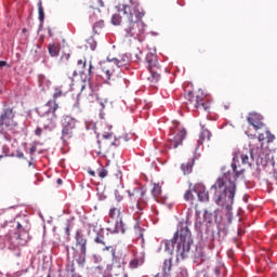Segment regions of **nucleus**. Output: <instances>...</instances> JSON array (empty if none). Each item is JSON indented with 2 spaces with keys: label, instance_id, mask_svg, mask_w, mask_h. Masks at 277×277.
<instances>
[{
  "label": "nucleus",
  "instance_id": "obj_44",
  "mask_svg": "<svg viewBox=\"0 0 277 277\" xmlns=\"http://www.w3.org/2000/svg\"><path fill=\"white\" fill-rule=\"evenodd\" d=\"M116 198H117V201H118V202H121V200H122V196H120V195H116Z\"/></svg>",
  "mask_w": 277,
  "mask_h": 277
},
{
  "label": "nucleus",
  "instance_id": "obj_52",
  "mask_svg": "<svg viewBox=\"0 0 277 277\" xmlns=\"http://www.w3.org/2000/svg\"><path fill=\"white\" fill-rule=\"evenodd\" d=\"M104 137H105L106 140H109V137H111V134L104 135Z\"/></svg>",
  "mask_w": 277,
  "mask_h": 277
},
{
  "label": "nucleus",
  "instance_id": "obj_56",
  "mask_svg": "<svg viewBox=\"0 0 277 277\" xmlns=\"http://www.w3.org/2000/svg\"><path fill=\"white\" fill-rule=\"evenodd\" d=\"M228 224H230V219H228Z\"/></svg>",
  "mask_w": 277,
  "mask_h": 277
},
{
  "label": "nucleus",
  "instance_id": "obj_13",
  "mask_svg": "<svg viewBox=\"0 0 277 277\" xmlns=\"http://www.w3.org/2000/svg\"><path fill=\"white\" fill-rule=\"evenodd\" d=\"M193 192L197 194L199 202H209V190H207L205 184H196L193 187Z\"/></svg>",
  "mask_w": 277,
  "mask_h": 277
},
{
  "label": "nucleus",
  "instance_id": "obj_38",
  "mask_svg": "<svg viewBox=\"0 0 277 277\" xmlns=\"http://www.w3.org/2000/svg\"><path fill=\"white\" fill-rule=\"evenodd\" d=\"M16 157H17L18 159H25V154H23V151H18V153L16 154Z\"/></svg>",
  "mask_w": 277,
  "mask_h": 277
},
{
  "label": "nucleus",
  "instance_id": "obj_18",
  "mask_svg": "<svg viewBox=\"0 0 277 277\" xmlns=\"http://www.w3.org/2000/svg\"><path fill=\"white\" fill-rule=\"evenodd\" d=\"M94 242L95 243H98L101 246H105L103 251L105 252L106 250H111V246H107V242L105 241V234L103 232V229H100L97 233H96V236L94 238Z\"/></svg>",
  "mask_w": 277,
  "mask_h": 277
},
{
  "label": "nucleus",
  "instance_id": "obj_55",
  "mask_svg": "<svg viewBox=\"0 0 277 277\" xmlns=\"http://www.w3.org/2000/svg\"><path fill=\"white\" fill-rule=\"evenodd\" d=\"M28 166H34V163L32 162H28Z\"/></svg>",
  "mask_w": 277,
  "mask_h": 277
},
{
  "label": "nucleus",
  "instance_id": "obj_22",
  "mask_svg": "<svg viewBox=\"0 0 277 277\" xmlns=\"http://www.w3.org/2000/svg\"><path fill=\"white\" fill-rule=\"evenodd\" d=\"M91 3L90 8L93 10V14H101V9L98 8H105V2H103V0H91Z\"/></svg>",
  "mask_w": 277,
  "mask_h": 277
},
{
  "label": "nucleus",
  "instance_id": "obj_11",
  "mask_svg": "<svg viewBox=\"0 0 277 277\" xmlns=\"http://www.w3.org/2000/svg\"><path fill=\"white\" fill-rule=\"evenodd\" d=\"M108 215L111 220H119L117 221L115 233H124V223H122V219L120 217V207H111L109 209Z\"/></svg>",
  "mask_w": 277,
  "mask_h": 277
},
{
  "label": "nucleus",
  "instance_id": "obj_16",
  "mask_svg": "<svg viewBox=\"0 0 277 277\" xmlns=\"http://www.w3.org/2000/svg\"><path fill=\"white\" fill-rule=\"evenodd\" d=\"M187 135V131L185 130H180L175 136L170 138V146L171 148H179L181 144H183V140H185V136Z\"/></svg>",
  "mask_w": 277,
  "mask_h": 277
},
{
  "label": "nucleus",
  "instance_id": "obj_15",
  "mask_svg": "<svg viewBox=\"0 0 277 277\" xmlns=\"http://www.w3.org/2000/svg\"><path fill=\"white\" fill-rule=\"evenodd\" d=\"M111 254H113V262H111V268L110 269H116L122 267L124 265V258L122 256V253L116 252V249H113L111 247Z\"/></svg>",
  "mask_w": 277,
  "mask_h": 277
},
{
  "label": "nucleus",
  "instance_id": "obj_2",
  "mask_svg": "<svg viewBox=\"0 0 277 277\" xmlns=\"http://www.w3.org/2000/svg\"><path fill=\"white\" fill-rule=\"evenodd\" d=\"M119 10H121L126 16L123 24L124 37L142 40L146 32V24L142 21L145 16L144 10L140 9V4L133 0L119 4Z\"/></svg>",
  "mask_w": 277,
  "mask_h": 277
},
{
  "label": "nucleus",
  "instance_id": "obj_29",
  "mask_svg": "<svg viewBox=\"0 0 277 277\" xmlns=\"http://www.w3.org/2000/svg\"><path fill=\"white\" fill-rule=\"evenodd\" d=\"M184 200H186V202H190L192 205H194V200H196V197L194 196V188L187 190L184 194Z\"/></svg>",
  "mask_w": 277,
  "mask_h": 277
},
{
  "label": "nucleus",
  "instance_id": "obj_39",
  "mask_svg": "<svg viewBox=\"0 0 277 277\" xmlns=\"http://www.w3.org/2000/svg\"><path fill=\"white\" fill-rule=\"evenodd\" d=\"M258 140L259 142H265V134H259Z\"/></svg>",
  "mask_w": 277,
  "mask_h": 277
},
{
  "label": "nucleus",
  "instance_id": "obj_12",
  "mask_svg": "<svg viewBox=\"0 0 277 277\" xmlns=\"http://www.w3.org/2000/svg\"><path fill=\"white\" fill-rule=\"evenodd\" d=\"M247 120L255 131H259L260 129H263V127H265V123L263 122V117L260 114L251 113L247 117Z\"/></svg>",
  "mask_w": 277,
  "mask_h": 277
},
{
  "label": "nucleus",
  "instance_id": "obj_54",
  "mask_svg": "<svg viewBox=\"0 0 277 277\" xmlns=\"http://www.w3.org/2000/svg\"><path fill=\"white\" fill-rule=\"evenodd\" d=\"M90 228H93V230H96V227H95V226H90Z\"/></svg>",
  "mask_w": 277,
  "mask_h": 277
},
{
  "label": "nucleus",
  "instance_id": "obj_19",
  "mask_svg": "<svg viewBox=\"0 0 277 277\" xmlns=\"http://www.w3.org/2000/svg\"><path fill=\"white\" fill-rule=\"evenodd\" d=\"M71 77H77L78 75H83L85 72V61L79 60L77 65L71 68Z\"/></svg>",
  "mask_w": 277,
  "mask_h": 277
},
{
  "label": "nucleus",
  "instance_id": "obj_4",
  "mask_svg": "<svg viewBox=\"0 0 277 277\" xmlns=\"http://www.w3.org/2000/svg\"><path fill=\"white\" fill-rule=\"evenodd\" d=\"M63 90H64V85L56 87L54 89V94H53L54 100H50L45 105L38 108V114H40L41 116H47L49 114H52L50 123L44 126V129H48V131H53V129L57 127V115L55 113L57 111V109H60V105L57 104L55 98H60V96L64 94Z\"/></svg>",
  "mask_w": 277,
  "mask_h": 277
},
{
  "label": "nucleus",
  "instance_id": "obj_41",
  "mask_svg": "<svg viewBox=\"0 0 277 277\" xmlns=\"http://www.w3.org/2000/svg\"><path fill=\"white\" fill-rule=\"evenodd\" d=\"M3 66H8V62H5V61H0V68H3Z\"/></svg>",
  "mask_w": 277,
  "mask_h": 277
},
{
  "label": "nucleus",
  "instance_id": "obj_50",
  "mask_svg": "<svg viewBox=\"0 0 277 277\" xmlns=\"http://www.w3.org/2000/svg\"><path fill=\"white\" fill-rule=\"evenodd\" d=\"M243 230L241 228L238 229V235H242Z\"/></svg>",
  "mask_w": 277,
  "mask_h": 277
},
{
  "label": "nucleus",
  "instance_id": "obj_30",
  "mask_svg": "<svg viewBox=\"0 0 277 277\" xmlns=\"http://www.w3.org/2000/svg\"><path fill=\"white\" fill-rule=\"evenodd\" d=\"M111 24L115 26L122 25V16L120 15V13H115L111 16Z\"/></svg>",
  "mask_w": 277,
  "mask_h": 277
},
{
  "label": "nucleus",
  "instance_id": "obj_3",
  "mask_svg": "<svg viewBox=\"0 0 277 277\" xmlns=\"http://www.w3.org/2000/svg\"><path fill=\"white\" fill-rule=\"evenodd\" d=\"M192 243H194L192 232H189V227L185 224L181 226L171 240L164 242V250L167 252H174V246H176L177 256L185 259L192 250Z\"/></svg>",
  "mask_w": 277,
  "mask_h": 277
},
{
  "label": "nucleus",
  "instance_id": "obj_33",
  "mask_svg": "<svg viewBox=\"0 0 277 277\" xmlns=\"http://www.w3.org/2000/svg\"><path fill=\"white\" fill-rule=\"evenodd\" d=\"M109 174V172L107 171V169H105V167L101 166L98 169H97V175L101 177V179H107V175Z\"/></svg>",
  "mask_w": 277,
  "mask_h": 277
},
{
  "label": "nucleus",
  "instance_id": "obj_51",
  "mask_svg": "<svg viewBox=\"0 0 277 277\" xmlns=\"http://www.w3.org/2000/svg\"><path fill=\"white\" fill-rule=\"evenodd\" d=\"M92 51H94L96 49V43H94L92 47H91Z\"/></svg>",
  "mask_w": 277,
  "mask_h": 277
},
{
  "label": "nucleus",
  "instance_id": "obj_31",
  "mask_svg": "<svg viewBox=\"0 0 277 277\" xmlns=\"http://www.w3.org/2000/svg\"><path fill=\"white\" fill-rule=\"evenodd\" d=\"M38 13L40 23H44V9L42 8V1L38 2Z\"/></svg>",
  "mask_w": 277,
  "mask_h": 277
},
{
  "label": "nucleus",
  "instance_id": "obj_1",
  "mask_svg": "<svg viewBox=\"0 0 277 277\" xmlns=\"http://www.w3.org/2000/svg\"><path fill=\"white\" fill-rule=\"evenodd\" d=\"M239 159H241L242 166H252L250 162V156L245 151H236L234 153L232 170L225 172L223 175L219 176L215 183L211 186V190L214 192V202L222 209H225L227 213L233 211V205L235 202V193L237 192V185L235 181L243 174V170L237 171V163H239Z\"/></svg>",
  "mask_w": 277,
  "mask_h": 277
},
{
  "label": "nucleus",
  "instance_id": "obj_14",
  "mask_svg": "<svg viewBox=\"0 0 277 277\" xmlns=\"http://www.w3.org/2000/svg\"><path fill=\"white\" fill-rule=\"evenodd\" d=\"M250 159L251 161H256L258 166H263L265 161V153L263 151V148L258 147L255 149H250Z\"/></svg>",
  "mask_w": 277,
  "mask_h": 277
},
{
  "label": "nucleus",
  "instance_id": "obj_28",
  "mask_svg": "<svg viewBox=\"0 0 277 277\" xmlns=\"http://www.w3.org/2000/svg\"><path fill=\"white\" fill-rule=\"evenodd\" d=\"M151 196L159 202V196H161V187L159 184H155L153 189H151Z\"/></svg>",
  "mask_w": 277,
  "mask_h": 277
},
{
  "label": "nucleus",
  "instance_id": "obj_10",
  "mask_svg": "<svg viewBox=\"0 0 277 277\" xmlns=\"http://www.w3.org/2000/svg\"><path fill=\"white\" fill-rule=\"evenodd\" d=\"M29 223L27 221H22L16 223V230L18 233L17 240L19 246H25L29 241Z\"/></svg>",
  "mask_w": 277,
  "mask_h": 277
},
{
  "label": "nucleus",
  "instance_id": "obj_37",
  "mask_svg": "<svg viewBox=\"0 0 277 277\" xmlns=\"http://www.w3.org/2000/svg\"><path fill=\"white\" fill-rule=\"evenodd\" d=\"M35 135H37L38 137H40L42 135V128H37L35 130Z\"/></svg>",
  "mask_w": 277,
  "mask_h": 277
},
{
  "label": "nucleus",
  "instance_id": "obj_45",
  "mask_svg": "<svg viewBox=\"0 0 277 277\" xmlns=\"http://www.w3.org/2000/svg\"><path fill=\"white\" fill-rule=\"evenodd\" d=\"M88 72L89 75H92V64H90Z\"/></svg>",
  "mask_w": 277,
  "mask_h": 277
},
{
  "label": "nucleus",
  "instance_id": "obj_5",
  "mask_svg": "<svg viewBox=\"0 0 277 277\" xmlns=\"http://www.w3.org/2000/svg\"><path fill=\"white\" fill-rule=\"evenodd\" d=\"M16 118V113L12 107H4L0 114V133L3 136L10 137L18 131V121L14 120Z\"/></svg>",
  "mask_w": 277,
  "mask_h": 277
},
{
  "label": "nucleus",
  "instance_id": "obj_58",
  "mask_svg": "<svg viewBox=\"0 0 277 277\" xmlns=\"http://www.w3.org/2000/svg\"><path fill=\"white\" fill-rule=\"evenodd\" d=\"M141 237H144V235H143V234H141Z\"/></svg>",
  "mask_w": 277,
  "mask_h": 277
},
{
  "label": "nucleus",
  "instance_id": "obj_40",
  "mask_svg": "<svg viewBox=\"0 0 277 277\" xmlns=\"http://www.w3.org/2000/svg\"><path fill=\"white\" fill-rule=\"evenodd\" d=\"M61 60H62V61H64V60H66V61L70 60V54H65V55H63V56L61 57Z\"/></svg>",
  "mask_w": 277,
  "mask_h": 277
},
{
  "label": "nucleus",
  "instance_id": "obj_43",
  "mask_svg": "<svg viewBox=\"0 0 277 277\" xmlns=\"http://www.w3.org/2000/svg\"><path fill=\"white\" fill-rule=\"evenodd\" d=\"M49 36L53 38V30L51 28H48Z\"/></svg>",
  "mask_w": 277,
  "mask_h": 277
},
{
  "label": "nucleus",
  "instance_id": "obj_26",
  "mask_svg": "<svg viewBox=\"0 0 277 277\" xmlns=\"http://www.w3.org/2000/svg\"><path fill=\"white\" fill-rule=\"evenodd\" d=\"M146 62L148 64V68H157V55L149 53L146 55Z\"/></svg>",
  "mask_w": 277,
  "mask_h": 277
},
{
  "label": "nucleus",
  "instance_id": "obj_9",
  "mask_svg": "<svg viewBox=\"0 0 277 277\" xmlns=\"http://www.w3.org/2000/svg\"><path fill=\"white\" fill-rule=\"evenodd\" d=\"M186 106L188 109H203L207 111L209 109V104L205 102V95L194 94V92L189 91L186 95Z\"/></svg>",
  "mask_w": 277,
  "mask_h": 277
},
{
  "label": "nucleus",
  "instance_id": "obj_53",
  "mask_svg": "<svg viewBox=\"0 0 277 277\" xmlns=\"http://www.w3.org/2000/svg\"><path fill=\"white\" fill-rule=\"evenodd\" d=\"M129 140H130V138H129V135H126V136H124V141H126V142H129Z\"/></svg>",
  "mask_w": 277,
  "mask_h": 277
},
{
  "label": "nucleus",
  "instance_id": "obj_27",
  "mask_svg": "<svg viewBox=\"0 0 277 277\" xmlns=\"http://www.w3.org/2000/svg\"><path fill=\"white\" fill-rule=\"evenodd\" d=\"M172 269V258L166 259L162 266L164 276H168Z\"/></svg>",
  "mask_w": 277,
  "mask_h": 277
},
{
  "label": "nucleus",
  "instance_id": "obj_36",
  "mask_svg": "<svg viewBox=\"0 0 277 277\" xmlns=\"http://www.w3.org/2000/svg\"><path fill=\"white\" fill-rule=\"evenodd\" d=\"M265 133H266V140H267L268 144L276 140V136L274 134H272V132H269V130H266Z\"/></svg>",
  "mask_w": 277,
  "mask_h": 277
},
{
  "label": "nucleus",
  "instance_id": "obj_6",
  "mask_svg": "<svg viewBox=\"0 0 277 277\" xmlns=\"http://www.w3.org/2000/svg\"><path fill=\"white\" fill-rule=\"evenodd\" d=\"M75 240L76 245L71 248V250H74V259L78 265H84L88 254V238L81 229H78L75 234Z\"/></svg>",
  "mask_w": 277,
  "mask_h": 277
},
{
  "label": "nucleus",
  "instance_id": "obj_25",
  "mask_svg": "<svg viewBox=\"0 0 277 277\" xmlns=\"http://www.w3.org/2000/svg\"><path fill=\"white\" fill-rule=\"evenodd\" d=\"M60 44L57 43H51L49 47H48V51L51 55V57H57L60 55Z\"/></svg>",
  "mask_w": 277,
  "mask_h": 277
},
{
  "label": "nucleus",
  "instance_id": "obj_17",
  "mask_svg": "<svg viewBox=\"0 0 277 277\" xmlns=\"http://www.w3.org/2000/svg\"><path fill=\"white\" fill-rule=\"evenodd\" d=\"M161 69L154 67L149 69V77L147 78L150 83H159L161 81Z\"/></svg>",
  "mask_w": 277,
  "mask_h": 277
},
{
  "label": "nucleus",
  "instance_id": "obj_49",
  "mask_svg": "<svg viewBox=\"0 0 277 277\" xmlns=\"http://www.w3.org/2000/svg\"><path fill=\"white\" fill-rule=\"evenodd\" d=\"M69 81H70V83H69L67 90H70V85L72 84V79H69Z\"/></svg>",
  "mask_w": 277,
  "mask_h": 277
},
{
  "label": "nucleus",
  "instance_id": "obj_48",
  "mask_svg": "<svg viewBox=\"0 0 277 277\" xmlns=\"http://www.w3.org/2000/svg\"><path fill=\"white\" fill-rule=\"evenodd\" d=\"M66 233H67V235H70V227H66Z\"/></svg>",
  "mask_w": 277,
  "mask_h": 277
},
{
  "label": "nucleus",
  "instance_id": "obj_32",
  "mask_svg": "<svg viewBox=\"0 0 277 277\" xmlns=\"http://www.w3.org/2000/svg\"><path fill=\"white\" fill-rule=\"evenodd\" d=\"M103 27H105V22L103 19H101L93 25V31L95 34H98V31H101V29H103Z\"/></svg>",
  "mask_w": 277,
  "mask_h": 277
},
{
  "label": "nucleus",
  "instance_id": "obj_7",
  "mask_svg": "<svg viewBox=\"0 0 277 277\" xmlns=\"http://www.w3.org/2000/svg\"><path fill=\"white\" fill-rule=\"evenodd\" d=\"M128 196L133 209L136 208L138 211H144V209H146V205H148V198H146V188H132L128 190Z\"/></svg>",
  "mask_w": 277,
  "mask_h": 277
},
{
  "label": "nucleus",
  "instance_id": "obj_20",
  "mask_svg": "<svg viewBox=\"0 0 277 277\" xmlns=\"http://www.w3.org/2000/svg\"><path fill=\"white\" fill-rule=\"evenodd\" d=\"M129 62H131V58L127 54H123L120 58H113V63L116 64L118 68H127Z\"/></svg>",
  "mask_w": 277,
  "mask_h": 277
},
{
  "label": "nucleus",
  "instance_id": "obj_47",
  "mask_svg": "<svg viewBox=\"0 0 277 277\" xmlns=\"http://www.w3.org/2000/svg\"><path fill=\"white\" fill-rule=\"evenodd\" d=\"M56 183H57V185H62V183H63L62 179H57Z\"/></svg>",
  "mask_w": 277,
  "mask_h": 277
},
{
  "label": "nucleus",
  "instance_id": "obj_42",
  "mask_svg": "<svg viewBox=\"0 0 277 277\" xmlns=\"http://www.w3.org/2000/svg\"><path fill=\"white\" fill-rule=\"evenodd\" d=\"M88 173L90 174V176H96V172L89 170Z\"/></svg>",
  "mask_w": 277,
  "mask_h": 277
},
{
  "label": "nucleus",
  "instance_id": "obj_34",
  "mask_svg": "<svg viewBox=\"0 0 277 277\" xmlns=\"http://www.w3.org/2000/svg\"><path fill=\"white\" fill-rule=\"evenodd\" d=\"M38 82H39V88H44L47 85H49V80L47 79V77L40 75L38 77Z\"/></svg>",
  "mask_w": 277,
  "mask_h": 277
},
{
  "label": "nucleus",
  "instance_id": "obj_8",
  "mask_svg": "<svg viewBox=\"0 0 277 277\" xmlns=\"http://www.w3.org/2000/svg\"><path fill=\"white\" fill-rule=\"evenodd\" d=\"M62 126V136L61 140L66 142L72 138L75 131H77V120L70 116H64L61 120Z\"/></svg>",
  "mask_w": 277,
  "mask_h": 277
},
{
  "label": "nucleus",
  "instance_id": "obj_46",
  "mask_svg": "<svg viewBox=\"0 0 277 277\" xmlns=\"http://www.w3.org/2000/svg\"><path fill=\"white\" fill-rule=\"evenodd\" d=\"M34 153H36V147L30 148V154L34 155Z\"/></svg>",
  "mask_w": 277,
  "mask_h": 277
},
{
  "label": "nucleus",
  "instance_id": "obj_23",
  "mask_svg": "<svg viewBox=\"0 0 277 277\" xmlns=\"http://www.w3.org/2000/svg\"><path fill=\"white\" fill-rule=\"evenodd\" d=\"M181 170H182L183 174H185V175L192 174V172L194 170V159H190L187 162L182 163Z\"/></svg>",
  "mask_w": 277,
  "mask_h": 277
},
{
  "label": "nucleus",
  "instance_id": "obj_21",
  "mask_svg": "<svg viewBox=\"0 0 277 277\" xmlns=\"http://www.w3.org/2000/svg\"><path fill=\"white\" fill-rule=\"evenodd\" d=\"M211 131L203 129L199 135V140H198V146H202L205 144V140H207L208 142H211Z\"/></svg>",
  "mask_w": 277,
  "mask_h": 277
},
{
  "label": "nucleus",
  "instance_id": "obj_24",
  "mask_svg": "<svg viewBox=\"0 0 277 277\" xmlns=\"http://www.w3.org/2000/svg\"><path fill=\"white\" fill-rule=\"evenodd\" d=\"M111 62H108L105 66H103V72L106 77V81H111V77H114V69H111Z\"/></svg>",
  "mask_w": 277,
  "mask_h": 277
},
{
  "label": "nucleus",
  "instance_id": "obj_35",
  "mask_svg": "<svg viewBox=\"0 0 277 277\" xmlns=\"http://www.w3.org/2000/svg\"><path fill=\"white\" fill-rule=\"evenodd\" d=\"M129 266L131 269H137V267H140V260L137 259L131 260Z\"/></svg>",
  "mask_w": 277,
  "mask_h": 277
},
{
  "label": "nucleus",
  "instance_id": "obj_57",
  "mask_svg": "<svg viewBox=\"0 0 277 277\" xmlns=\"http://www.w3.org/2000/svg\"><path fill=\"white\" fill-rule=\"evenodd\" d=\"M90 18H94V17L91 15Z\"/></svg>",
  "mask_w": 277,
  "mask_h": 277
}]
</instances>
